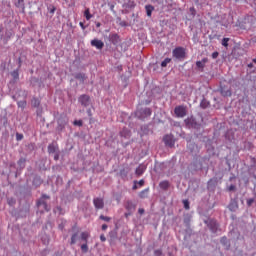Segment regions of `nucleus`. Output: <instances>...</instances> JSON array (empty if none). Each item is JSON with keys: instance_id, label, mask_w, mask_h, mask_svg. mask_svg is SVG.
<instances>
[{"instance_id": "nucleus-46", "label": "nucleus", "mask_w": 256, "mask_h": 256, "mask_svg": "<svg viewBox=\"0 0 256 256\" xmlns=\"http://www.w3.org/2000/svg\"><path fill=\"white\" fill-rule=\"evenodd\" d=\"M79 25H80L81 29H83V30L86 29L85 24L83 22H80Z\"/></svg>"}, {"instance_id": "nucleus-16", "label": "nucleus", "mask_w": 256, "mask_h": 256, "mask_svg": "<svg viewBox=\"0 0 256 256\" xmlns=\"http://www.w3.org/2000/svg\"><path fill=\"white\" fill-rule=\"evenodd\" d=\"M15 6L20 7L21 9H23V11H25V0H17Z\"/></svg>"}, {"instance_id": "nucleus-39", "label": "nucleus", "mask_w": 256, "mask_h": 256, "mask_svg": "<svg viewBox=\"0 0 256 256\" xmlns=\"http://www.w3.org/2000/svg\"><path fill=\"white\" fill-rule=\"evenodd\" d=\"M55 11H57V8H55V6H53L52 9H50V14L54 15Z\"/></svg>"}, {"instance_id": "nucleus-52", "label": "nucleus", "mask_w": 256, "mask_h": 256, "mask_svg": "<svg viewBox=\"0 0 256 256\" xmlns=\"http://www.w3.org/2000/svg\"><path fill=\"white\" fill-rule=\"evenodd\" d=\"M130 7H135V3L132 2L131 5H130Z\"/></svg>"}, {"instance_id": "nucleus-30", "label": "nucleus", "mask_w": 256, "mask_h": 256, "mask_svg": "<svg viewBox=\"0 0 256 256\" xmlns=\"http://www.w3.org/2000/svg\"><path fill=\"white\" fill-rule=\"evenodd\" d=\"M48 153H55V145L50 144L48 146Z\"/></svg>"}, {"instance_id": "nucleus-33", "label": "nucleus", "mask_w": 256, "mask_h": 256, "mask_svg": "<svg viewBox=\"0 0 256 256\" xmlns=\"http://www.w3.org/2000/svg\"><path fill=\"white\" fill-rule=\"evenodd\" d=\"M22 139H23V134H21V133H16V140H17V141H22Z\"/></svg>"}, {"instance_id": "nucleus-15", "label": "nucleus", "mask_w": 256, "mask_h": 256, "mask_svg": "<svg viewBox=\"0 0 256 256\" xmlns=\"http://www.w3.org/2000/svg\"><path fill=\"white\" fill-rule=\"evenodd\" d=\"M221 95L223 97H231L232 93L229 89L221 88Z\"/></svg>"}, {"instance_id": "nucleus-35", "label": "nucleus", "mask_w": 256, "mask_h": 256, "mask_svg": "<svg viewBox=\"0 0 256 256\" xmlns=\"http://www.w3.org/2000/svg\"><path fill=\"white\" fill-rule=\"evenodd\" d=\"M219 57V52L212 53V59H217Z\"/></svg>"}, {"instance_id": "nucleus-5", "label": "nucleus", "mask_w": 256, "mask_h": 256, "mask_svg": "<svg viewBox=\"0 0 256 256\" xmlns=\"http://www.w3.org/2000/svg\"><path fill=\"white\" fill-rule=\"evenodd\" d=\"M93 204L95 209L97 210L103 209V207H105V201L103 200V198H94Z\"/></svg>"}, {"instance_id": "nucleus-23", "label": "nucleus", "mask_w": 256, "mask_h": 256, "mask_svg": "<svg viewBox=\"0 0 256 256\" xmlns=\"http://www.w3.org/2000/svg\"><path fill=\"white\" fill-rule=\"evenodd\" d=\"M77 236L78 234L77 233H74L71 237V245H75L77 243Z\"/></svg>"}, {"instance_id": "nucleus-1", "label": "nucleus", "mask_w": 256, "mask_h": 256, "mask_svg": "<svg viewBox=\"0 0 256 256\" xmlns=\"http://www.w3.org/2000/svg\"><path fill=\"white\" fill-rule=\"evenodd\" d=\"M172 57L178 61H183L187 57V50L181 46H178L173 49Z\"/></svg>"}, {"instance_id": "nucleus-20", "label": "nucleus", "mask_w": 256, "mask_h": 256, "mask_svg": "<svg viewBox=\"0 0 256 256\" xmlns=\"http://www.w3.org/2000/svg\"><path fill=\"white\" fill-rule=\"evenodd\" d=\"M120 135L121 137H129L131 135V132L127 129H123L121 132H120Z\"/></svg>"}, {"instance_id": "nucleus-34", "label": "nucleus", "mask_w": 256, "mask_h": 256, "mask_svg": "<svg viewBox=\"0 0 256 256\" xmlns=\"http://www.w3.org/2000/svg\"><path fill=\"white\" fill-rule=\"evenodd\" d=\"M137 185H139V187H143V185H145V180L141 179L137 182Z\"/></svg>"}, {"instance_id": "nucleus-14", "label": "nucleus", "mask_w": 256, "mask_h": 256, "mask_svg": "<svg viewBox=\"0 0 256 256\" xmlns=\"http://www.w3.org/2000/svg\"><path fill=\"white\" fill-rule=\"evenodd\" d=\"M75 79H78V81H81L82 83H84L85 79H87V76H85L84 73H77L75 75Z\"/></svg>"}, {"instance_id": "nucleus-36", "label": "nucleus", "mask_w": 256, "mask_h": 256, "mask_svg": "<svg viewBox=\"0 0 256 256\" xmlns=\"http://www.w3.org/2000/svg\"><path fill=\"white\" fill-rule=\"evenodd\" d=\"M8 204H9V205H15V199L9 198V199H8Z\"/></svg>"}, {"instance_id": "nucleus-44", "label": "nucleus", "mask_w": 256, "mask_h": 256, "mask_svg": "<svg viewBox=\"0 0 256 256\" xmlns=\"http://www.w3.org/2000/svg\"><path fill=\"white\" fill-rule=\"evenodd\" d=\"M138 213H139L140 215H143V213H145V209L139 208Z\"/></svg>"}, {"instance_id": "nucleus-13", "label": "nucleus", "mask_w": 256, "mask_h": 256, "mask_svg": "<svg viewBox=\"0 0 256 256\" xmlns=\"http://www.w3.org/2000/svg\"><path fill=\"white\" fill-rule=\"evenodd\" d=\"M160 189H163V191H167L169 189V181L164 180L159 183Z\"/></svg>"}, {"instance_id": "nucleus-57", "label": "nucleus", "mask_w": 256, "mask_h": 256, "mask_svg": "<svg viewBox=\"0 0 256 256\" xmlns=\"http://www.w3.org/2000/svg\"><path fill=\"white\" fill-rule=\"evenodd\" d=\"M0 31H3V28H2V27H0Z\"/></svg>"}, {"instance_id": "nucleus-2", "label": "nucleus", "mask_w": 256, "mask_h": 256, "mask_svg": "<svg viewBox=\"0 0 256 256\" xmlns=\"http://www.w3.org/2000/svg\"><path fill=\"white\" fill-rule=\"evenodd\" d=\"M174 113L176 117H178L179 119H183V117L187 115V107L183 105L176 106L174 109Z\"/></svg>"}, {"instance_id": "nucleus-49", "label": "nucleus", "mask_w": 256, "mask_h": 256, "mask_svg": "<svg viewBox=\"0 0 256 256\" xmlns=\"http://www.w3.org/2000/svg\"><path fill=\"white\" fill-rule=\"evenodd\" d=\"M54 159H55V161H59V154H56V155L54 156Z\"/></svg>"}, {"instance_id": "nucleus-56", "label": "nucleus", "mask_w": 256, "mask_h": 256, "mask_svg": "<svg viewBox=\"0 0 256 256\" xmlns=\"http://www.w3.org/2000/svg\"><path fill=\"white\" fill-rule=\"evenodd\" d=\"M190 11H195V8H190Z\"/></svg>"}, {"instance_id": "nucleus-8", "label": "nucleus", "mask_w": 256, "mask_h": 256, "mask_svg": "<svg viewBox=\"0 0 256 256\" xmlns=\"http://www.w3.org/2000/svg\"><path fill=\"white\" fill-rule=\"evenodd\" d=\"M108 39L112 45L119 44V35L118 34H110Z\"/></svg>"}, {"instance_id": "nucleus-7", "label": "nucleus", "mask_w": 256, "mask_h": 256, "mask_svg": "<svg viewBox=\"0 0 256 256\" xmlns=\"http://www.w3.org/2000/svg\"><path fill=\"white\" fill-rule=\"evenodd\" d=\"M89 101H90L89 95L84 94L79 97V103H81V105H83L84 107H88Z\"/></svg>"}, {"instance_id": "nucleus-21", "label": "nucleus", "mask_w": 256, "mask_h": 256, "mask_svg": "<svg viewBox=\"0 0 256 256\" xmlns=\"http://www.w3.org/2000/svg\"><path fill=\"white\" fill-rule=\"evenodd\" d=\"M81 239H82V241L87 243V239H89V232H82L81 233Z\"/></svg>"}, {"instance_id": "nucleus-50", "label": "nucleus", "mask_w": 256, "mask_h": 256, "mask_svg": "<svg viewBox=\"0 0 256 256\" xmlns=\"http://www.w3.org/2000/svg\"><path fill=\"white\" fill-rule=\"evenodd\" d=\"M34 104H35V107H38V105H39V102L37 101V99H34Z\"/></svg>"}, {"instance_id": "nucleus-28", "label": "nucleus", "mask_w": 256, "mask_h": 256, "mask_svg": "<svg viewBox=\"0 0 256 256\" xmlns=\"http://www.w3.org/2000/svg\"><path fill=\"white\" fill-rule=\"evenodd\" d=\"M129 171H127L126 169H122L120 170V177H127Z\"/></svg>"}, {"instance_id": "nucleus-22", "label": "nucleus", "mask_w": 256, "mask_h": 256, "mask_svg": "<svg viewBox=\"0 0 256 256\" xmlns=\"http://www.w3.org/2000/svg\"><path fill=\"white\" fill-rule=\"evenodd\" d=\"M169 63H171V58H165V59L161 62V67H167V65H169Z\"/></svg>"}, {"instance_id": "nucleus-43", "label": "nucleus", "mask_w": 256, "mask_h": 256, "mask_svg": "<svg viewBox=\"0 0 256 256\" xmlns=\"http://www.w3.org/2000/svg\"><path fill=\"white\" fill-rule=\"evenodd\" d=\"M253 199H249V200H247V205L250 207V205H253Z\"/></svg>"}, {"instance_id": "nucleus-42", "label": "nucleus", "mask_w": 256, "mask_h": 256, "mask_svg": "<svg viewBox=\"0 0 256 256\" xmlns=\"http://www.w3.org/2000/svg\"><path fill=\"white\" fill-rule=\"evenodd\" d=\"M235 189H236L235 185H230L228 188L229 191H235Z\"/></svg>"}, {"instance_id": "nucleus-3", "label": "nucleus", "mask_w": 256, "mask_h": 256, "mask_svg": "<svg viewBox=\"0 0 256 256\" xmlns=\"http://www.w3.org/2000/svg\"><path fill=\"white\" fill-rule=\"evenodd\" d=\"M151 108H144L136 111V116L139 119H147V117H151Z\"/></svg>"}, {"instance_id": "nucleus-10", "label": "nucleus", "mask_w": 256, "mask_h": 256, "mask_svg": "<svg viewBox=\"0 0 256 256\" xmlns=\"http://www.w3.org/2000/svg\"><path fill=\"white\" fill-rule=\"evenodd\" d=\"M146 169H147V167H146L145 165L140 164V165L136 168L135 173H136V175H137L138 177H141V175H143V173H145Z\"/></svg>"}, {"instance_id": "nucleus-27", "label": "nucleus", "mask_w": 256, "mask_h": 256, "mask_svg": "<svg viewBox=\"0 0 256 256\" xmlns=\"http://www.w3.org/2000/svg\"><path fill=\"white\" fill-rule=\"evenodd\" d=\"M222 45L223 47H229V38H223Z\"/></svg>"}, {"instance_id": "nucleus-37", "label": "nucleus", "mask_w": 256, "mask_h": 256, "mask_svg": "<svg viewBox=\"0 0 256 256\" xmlns=\"http://www.w3.org/2000/svg\"><path fill=\"white\" fill-rule=\"evenodd\" d=\"M183 203H184V209H189V201L184 200Z\"/></svg>"}, {"instance_id": "nucleus-25", "label": "nucleus", "mask_w": 256, "mask_h": 256, "mask_svg": "<svg viewBox=\"0 0 256 256\" xmlns=\"http://www.w3.org/2000/svg\"><path fill=\"white\" fill-rule=\"evenodd\" d=\"M81 251L83 253H87V251H89V246H87V242H85V244L81 245Z\"/></svg>"}, {"instance_id": "nucleus-40", "label": "nucleus", "mask_w": 256, "mask_h": 256, "mask_svg": "<svg viewBox=\"0 0 256 256\" xmlns=\"http://www.w3.org/2000/svg\"><path fill=\"white\" fill-rule=\"evenodd\" d=\"M211 183H217V178H215V179H210V180L208 181V185H211Z\"/></svg>"}, {"instance_id": "nucleus-51", "label": "nucleus", "mask_w": 256, "mask_h": 256, "mask_svg": "<svg viewBox=\"0 0 256 256\" xmlns=\"http://www.w3.org/2000/svg\"><path fill=\"white\" fill-rule=\"evenodd\" d=\"M155 255H161V250H156Z\"/></svg>"}, {"instance_id": "nucleus-12", "label": "nucleus", "mask_w": 256, "mask_h": 256, "mask_svg": "<svg viewBox=\"0 0 256 256\" xmlns=\"http://www.w3.org/2000/svg\"><path fill=\"white\" fill-rule=\"evenodd\" d=\"M145 10H146L147 17H151L153 11H155V7H153L152 5H146Z\"/></svg>"}, {"instance_id": "nucleus-19", "label": "nucleus", "mask_w": 256, "mask_h": 256, "mask_svg": "<svg viewBox=\"0 0 256 256\" xmlns=\"http://www.w3.org/2000/svg\"><path fill=\"white\" fill-rule=\"evenodd\" d=\"M147 193H149V189H144L139 193L140 199H145L147 197Z\"/></svg>"}, {"instance_id": "nucleus-24", "label": "nucleus", "mask_w": 256, "mask_h": 256, "mask_svg": "<svg viewBox=\"0 0 256 256\" xmlns=\"http://www.w3.org/2000/svg\"><path fill=\"white\" fill-rule=\"evenodd\" d=\"M18 107H20L21 109H25V107H27V101H19L17 103Z\"/></svg>"}, {"instance_id": "nucleus-53", "label": "nucleus", "mask_w": 256, "mask_h": 256, "mask_svg": "<svg viewBox=\"0 0 256 256\" xmlns=\"http://www.w3.org/2000/svg\"><path fill=\"white\" fill-rule=\"evenodd\" d=\"M96 27H101V24L99 22L96 23Z\"/></svg>"}, {"instance_id": "nucleus-55", "label": "nucleus", "mask_w": 256, "mask_h": 256, "mask_svg": "<svg viewBox=\"0 0 256 256\" xmlns=\"http://www.w3.org/2000/svg\"><path fill=\"white\" fill-rule=\"evenodd\" d=\"M114 7H115V6H113V5L111 6V11H113Z\"/></svg>"}, {"instance_id": "nucleus-47", "label": "nucleus", "mask_w": 256, "mask_h": 256, "mask_svg": "<svg viewBox=\"0 0 256 256\" xmlns=\"http://www.w3.org/2000/svg\"><path fill=\"white\" fill-rule=\"evenodd\" d=\"M107 228H108L107 224L102 225V231H107Z\"/></svg>"}, {"instance_id": "nucleus-6", "label": "nucleus", "mask_w": 256, "mask_h": 256, "mask_svg": "<svg viewBox=\"0 0 256 256\" xmlns=\"http://www.w3.org/2000/svg\"><path fill=\"white\" fill-rule=\"evenodd\" d=\"M92 47H96L97 49L101 50L105 47V43H103L101 40L99 39H93L90 42Z\"/></svg>"}, {"instance_id": "nucleus-45", "label": "nucleus", "mask_w": 256, "mask_h": 256, "mask_svg": "<svg viewBox=\"0 0 256 256\" xmlns=\"http://www.w3.org/2000/svg\"><path fill=\"white\" fill-rule=\"evenodd\" d=\"M100 240H101L102 242H105V241H107V238L105 237V235H101V236H100Z\"/></svg>"}, {"instance_id": "nucleus-48", "label": "nucleus", "mask_w": 256, "mask_h": 256, "mask_svg": "<svg viewBox=\"0 0 256 256\" xmlns=\"http://www.w3.org/2000/svg\"><path fill=\"white\" fill-rule=\"evenodd\" d=\"M42 199H49V196L47 194H43Z\"/></svg>"}, {"instance_id": "nucleus-17", "label": "nucleus", "mask_w": 256, "mask_h": 256, "mask_svg": "<svg viewBox=\"0 0 256 256\" xmlns=\"http://www.w3.org/2000/svg\"><path fill=\"white\" fill-rule=\"evenodd\" d=\"M84 17L87 21H90V19L93 17V15H91V12L89 10V8H87L85 11H84Z\"/></svg>"}, {"instance_id": "nucleus-26", "label": "nucleus", "mask_w": 256, "mask_h": 256, "mask_svg": "<svg viewBox=\"0 0 256 256\" xmlns=\"http://www.w3.org/2000/svg\"><path fill=\"white\" fill-rule=\"evenodd\" d=\"M13 79L17 80L19 79V70H14L12 73H11Z\"/></svg>"}, {"instance_id": "nucleus-11", "label": "nucleus", "mask_w": 256, "mask_h": 256, "mask_svg": "<svg viewBox=\"0 0 256 256\" xmlns=\"http://www.w3.org/2000/svg\"><path fill=\"white\" fill-rule=\"evenodd\" d=\"M38 207H43L44 211H51V208L47 205V202L40 200L37 202Z\"/></svg>"}, {"instance_id": "nucleus-18", "label": "nucleus", "mask_w": 256, "mask_h": 256, "mask_svg": "<svg viewBox=\"0 0 256 256\" xmlns=\"http://www.w3.org/2000/svg\"><path fill=\"white\" fill-rule=\"evenodd\" d=\"M200 107H201L202 109H207V108L209 107V101L203 99V100L201 101V103H200Z\"/></svg>"}, {"instance_id": "nucleus-38", "label": "nucleus", "mask_w": 256, "mask_h": 256, "mask_svg": "<svg viewBox=\"0 0 256 256\" xmlns=\"http://www.w3.org/2000/svg\"><path fill=\"white\" fill-rule=\"evenodd\" d=\"M132 189H133L134 191L137 190V189H139V186H138V184H137V181H134V185H133Z\"/></svg>"}, {"instance_id": "nucleus-31", "label": "nucleus", "mask_w": 256, "mask_h": 256, "mask_svg": "<svg viewBox=\"0 0 256 256\" xmlns=\"http://www.w3.org/2000/svg\"><path fill=\"white\" fill-rule=\"evenodd\" d=\"M74 125H77L78 127H83V121L82 120H75Z\"/></svg>"}, {"instance_id": "nucleus-41", "label": "nucleus", "mask_w": 256, "mask_h": 256, "mask_svg": "<svg viewBox=\"0 0 256 256\" xmlns=\"http://www.w3.org/2000/svg\"><path fill=\"white\" fill-rule=\"evenodd\" d=\"M220 241L223 245H225V243H227V237H222Z\"/></svg>"}, {"instance_id": "nucleus-32", "label": "nucleus", "mask_w": 256, "mask_h": 256, "mask_svg": "<svg viewBox=\"0 0 256 256\" xmlns=\"http://www.w3.org/2000/svg\"><path fill=\"white\" fill-rule=\"evenodd\" d=\"M212 227H211V230L213 231V233H215V231H217V227H219L218 224H216V222H212Z\"/></svg>"}, {"instance_id": "nucleus-9", "label": "nucleus", "mask_w": 256, "mask_h": 256, "mask_svg": "<svg viewBox=\"0 0 256 256\" xmlns=\"http://www.w3.org/2000/svg\"><path fill=\"white\" fill-rule=\"evenodd\" d=\"M208 61H209L208 58H203L201 61H197L196 62L197 69H201V71H203V69H205V64H207Z\"/></svg>"}, {"instance_id": "nucleus-29", "label": "nucleus", "mask_w": 256, "mask_h": 256, "mask_svg": "<svg viewBox=\"0 0 256 256\" xmlns=\"http://www.w3.org/2000/svg\"><path fill=\"white\" fill-rule=\"evenodd\" d=\"M100 219L102 221H106L107 223H109V221H111V217L109 216H104V215H100Z\"/></svg>"}, {"instance_id": "nucleus-4", "label": "nucleus", "mask_w": 256, "mask_h": 256, "mask_svg": "<svg viewBox=\"0 0 256 256\" xmlns=\"http://www.w3.org/2000/svg\"><path fill=\"white\" fill-rule=\"evenodd\" d=\"M163 141L168 147H175V138H173V135L164 136Z\"/></svg>"}, {"instance_id": "nucleus-54", "label": "nucleus", "mask_w": 256, "mask_h": 256, "mask_svg": "<svg viewBox=\"0 0 256 256\" xmlns=\"http://www.w3.org/2000/svg\"><path fill=\"white\" fill-rule=\"evenodd\" d=\"M88 115L89 117H91V110H88Z\"/></svg>"}]
</instances>
